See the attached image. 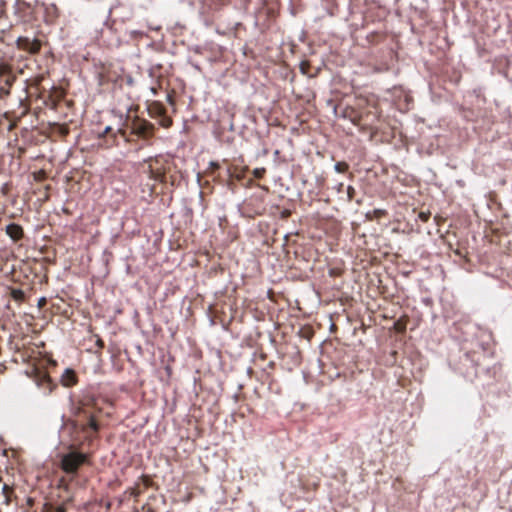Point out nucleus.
<instances>
[{
  "label": "nucleus",
  "mask_w": 512,
  "mask_h": 512,
  "mask_svg": "<svg viewBox=\"0 0 512 512\" xmlns=\"http://www.w3.org/2000/svg\"><path fill=\"white\" fill-rule=\"evenodd\" d=\"M341 116L351 121L363 133L374 138L380 131L381 109L378 98L373 95H357L351 105L343 108Z\"/></svg>",
  "instance_id": "nucleus-1"
},
{
  "label": "nucleus",
  "mask_w": 512,
  "mask_h": 512,
  "mask_svg": "<svg viewBox=\"0 0 512 512\" xmlns=\"http://www.w3.org/2000/svg\"><path fill=\"white\" fill-rule=\"evenodd\" d=\"M86 456L82 453L72 451L62 458V469L66 473H74L84 463Z\"/></svg>",
  "instance_id": "nucleus-2"
},
{
  "label": "nucleus",
  "mask_w": 512,
  "mask_h": 512,
  "mask_svg": "<svg viewBox=\"0 0 512 512\" xmlns=\"http://www.w3.org/2000/svg\"><path fill=\"white\" fill-rule=\"evenodd\" d=\"M17 45L20 49L28 51L29 53H37L40 49V42L37 39H30L28 37H19Z\"/></svg>",
  "instance_id": "nucleus-3"
},
{
  "label": "nucleus",
  "mask_w": 512,
  "mask_h": 512,
  "mask_svg": "<svg viewBox=\"0 0 512 512\" xmlns=\"http://www.w3.org/2000/svg\"><path fill=\"white\" fill-rule=\"evenodd\" d=\"M6 234L14 241H17L23 236V229L20 225L11 223L6 226Z\"/></svg>",
  "instance_id": "nucleus-4"
},
{
  "label": "nucleus",
  "mask_w": 512,
  "mask_h": 512,
  "mask_svg": "<svg viewBox=\"0 0 512 512\" xmlns=\"http://www.w3.org/2000/svg\"><path fill=\"white\" fill-rule=\"evenodd\" d=\"M247 170L248 167H239L236 165H232L228 167L227 174L230 178H235L236 180L240 181L244 179Z\"/></svg>",
  "instance_id": "nucleus-5"
},
{
  "label": "nucleus",
  "mask_w": 512,
  "mask_h": 512,
  "mask_svg": "<svg viewBox=\"0 0 512 512\" xmlns=\"http://www.w3.org/2000/svg\"><path fill=\"white\" fill-rule=\"evenodd\" d=\"M62 384L66 387H70L76 383V375L72 369H65L61 376Z\"/></svg>",
  "instance_id": "nucleus-6"
},
{
  "label": "nucleus",
  "mask_w": 512,
  "mask_h": 512,
  "mask_svg": "<svg viewBox=\"0 0 512 512\" xmlns=\"http://www.w3.org/2000/svg\"><path fill=\"white\" fill-rule=\"evenodd\" d=\"M387 214L388 212L384 209H374L366 213V219L370 221L379 220L383 217H386Z\"/></svg>",
  "instance_id": "nucleus-7"
},
{
  "label": "nucleus",
  "mask_w": 512,
  "mask_h": 512,
  "mask_svg": "<svg viewBox=\"0 0 512 512\" xmlns=\"http://www.w3.org/2000/svg\"><path fill=\"white\" fill-rule=\"evenodd\" d=\"M334 169L338 173H346L349 169V165L345 161H340L335 164Z\"/></svg>",
  "instance_id": "nucleus-8"
},
{
  "label": "nucleus",
  "mask_w": 512,
  "mask_h": 512,
  "mask_svg": "<svg viewBox=\"0 0 512 512\" xmlns=\"http://www.w3.org/2000/svg\"><path fill=\"white\" fill-rule=\"evenodd\" d=\"M266 173V169L261 167V168H255L252 172L253 176L257 179H262L264 177Z\"/></svg>",
  "instance_id": "nucleus-9"
},
{
  "label": "nucleus",
  "mask_w": 512,
  "mask_h": 512,
  "mask_svg": "<svg viewBox=\"0 0 512 512\" xmlns=\"http://www.w3.org/2000/svg\"><path fill=\"white\" fill-rule=\"evenodd\" d=\"M12 297L15 299V300H18V301H21L24 299V292L22 290H13L12 291Z\"/></svg>",
  "instance_id": "nucleus-10"
},
{
  "label": "nucleus",
  "mask_w": 512,
  "mask_h": 512,
  "mask_svg": "<svg viewBox=\"0 0 512 512\" xmlns=\"http://www.w3.org/2000/svg\"><path fill=\"white\" fill-rule=\"evenodd\" d=\"M355 193H356V191L353 186L347 187V197H348L349 201H352L354 199Z\"/></svg>",
  "instance_id": "nucleus-11"
},
{
  "label": "nucleus",
  "mask_w": 512,
  "mask_h": 512,
  "mask_svg": "<svg viewBox=\"0 0 512 512\" xmlns=\"http://www.w3.org/2000/svg\"><path fill=\"white\" fill-rule=\"evenodd\" d=\"M310 68V64L308 61H303L300 64V70L303 74H308V70Z\"/></svg>",
  "instance_id": "nucleus-12"
},
{
  "label": "nucleus",
  "mask_w": 512,
  "mask_h": 512,
  "mask_svg": "<svg viewBox=\"0 0 512 512\" xmlns=\"http://www.w3.org/2000/svg\"><path fill=\"white\" fill-rule=\"evenodd\" d=\"M164 110L162 109V127H168L171 125L172 121L167 118L165 115Z\"/></svg>",
  "instance_id": "nucleus-13"
},
{
  "label": "nucleus",
  "mask_w": 512,
  "mask_h": 512,
  "mask_svg": "<svg viewBox=\"0 0 512 512\" xmlns=\"http://www.w3.org/2000/svg\"><path fill=\"white\" fill-rule=\"evenodd\" d=\"M419 218L421 219L422 222H427L430 218V212H420Z\"/></svg>",
  "instance_id": "nucleus-14"
},
{
  "label": "nucleus",
  "mask_w": 512,
  "mask_h": 512,
  "mask_svg": "<svg viewBox=\"0 0 512 512\" xmlns=\"http://www.w3.org/2000/svg\"><path fill=\"white\" fill-rule=\"evenodd\" d=\"M89 427L93 430V431H97L98 430V425H97V422L96 420L91 417L90 420H89Z\"/></svg>",
  "instance_id": "nucleus-15"
},
{
  "label": "nucleus",
  "mask_w": 512,
  "mask_h": 512,
  "mask_svg": "<svg viewBox=\"0 0 512 512\" xmlns=\"http://www.w3.org/2000/svg\"><path fill=\"white\" fill-rule=\"evenodd\" d=\"M340 274H341V270L338 268H332L329 270V275L332 277L340 276Z\"/></svg>",
  "instance_id": "nucleus-16"
},
{
  "label": "nucleus",
  "mask_w": 512,
  "mask_h": 512,
  "mask_svg": "<svg viewBox=\"0 0 512 512\" xmlns=\"http://www.w3.org/2000/svg\"><path fill=\"white\" fill-rule=\"evenodd\" d=\"M209 168L211 169V173H214L220 168V165L217 162H211Z\"/></svg>",
  "instance_id": "nucleus-17"
},
{
  "label": "nucleus",
  "mask_w": 512,
  "mask_h": 512,
  "mask_svg": "<svg viewBox=\"0 0 512 512\" xmlns=\"http://www.w3.org/2000/svg\"><path fill=\"white\" fill-rule=\"evenodd\" d=\"M395 328H396L397 331L403 332V331H405L406 327H405V324H401L400 322H397L395 324Z\"/></svg>",
  "instance_id": "nucleus-18"
},
{
  "label": "nucleus",
  "mask_w": 512,
  "mask_h": 512,
  "mask_svg": "<svg viewBox=\"0 0 512 512\" xmlns=\"http://www.w3.org/2000/svg\"><path fill=\"white\" fill-rule=\"evenodd\" d=\"M454 252H455L456 255H458L460 257H464L465 256L461 249H456Z\"/></svg>",
  "instance_id": "nucleus-19"
},
{
  "label": "nucleus",
  "mask_w": 512,
  "mask_h": 512,
  "mask_svg": "<svg viewBox=\"0 0 512 512\" xmlns=\"http://www.w3.org/2000/svg\"><path fill=\"white\" fill-rule=\"evenodd\" d=\"M45 302H46V299H45L44 297H43V298H40V299H39V301H38V305H39V306H42V305H44V304H45Z\"/></svg>",
  "instance_id": "nucleus-20"
},
{
  "label": "nucleus",
  "mask_w": 512,
  "mask_h": 512,
  "mask_svg": "<svg viewBox=\"0 0 512 512\" xmlns=\"http://www.w3.org/2000/svg\"><path fill=\"white\" fill-rule=\"evenodd\" d=\"M110 130H111V127H110V126H107V127L104 129V131H103V135H104V134H107L108 132H110Z\"/></svg>",
  "instance_id": "nucleus-21"
},
{
  "label": "nucleus",
  "mask_w": 512,
  "mask_h": 512,
  "mask_svg": "<svg viewBox=\"0 0 512 512\" xmlns=\"http://www.w3.org/2000/svg\"><path fill=\"white\" fill-rule=\"evenodd\" d=\"M252 185H253V180H252V179H250V180L247 182V186H248V187H250V186H252Z\"/></svg>",
  "instance_id": "nucleus-22"
},
{
  "label": "nucleus",
  "mask_w": 512,
  "mask_h": 512,
  "mask_svg": "<svg viewBox=\"0 0 512 512\" xmlns=\"http://www.w3.org/2000/svg\"><path fill=\"white\" fill-rule=\"evenodd\" d=\"M143 134H144L145 136L147 135L146 127L144 128Z\"/></svg>",
  "instance_id": "nucleus-23"
},
{
  "label": "nucleus",
  "mask_w": 512,
  "mask_h": 512,
  "mask_svg": "<svg viewBox=\"0 0 512 512\" xmlns=\"http://www.w3.org/2000/svg\"><path fill=\"white\" fill-rule=\"evenodd\" d=\"M58 512H64V510H63V509H59V511H58Z\"/></svg>",
  "instance_id": "nucleus-24"
}]
</instances>
